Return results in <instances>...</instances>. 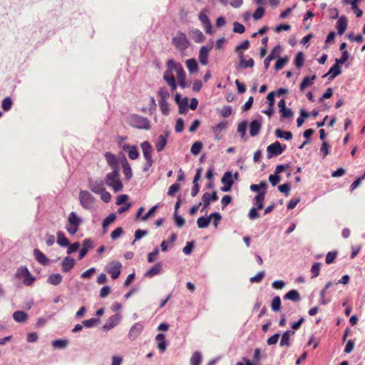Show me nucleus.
I'll return each instance as SVG.
<instances>
[{
	"label": "nucleus",
	"mask_w": 365,
	"mask_h": 365,
	"mask_svg": "<svg viewBox=\"0 0 365 365\" xmlns=\"http://www.w3.org/2000/svg\"><path fill=\"white\" fill-rule=\"evenodd\" d=\"M168 70L164 73L163 78L170 86L173 91L177 88L175 80L173 74V71H175L177 73V79L179 85L182 88H185V73L181 64L176 63L173 59H169L167 62Z\"/></svg>",
	"instance_id": "f257e3e1"
},
{
	"label": "nucleus",
	"mask_w": 365,
	"mask_h": 365,
	"mask_svg": "<svg viewBox=\"0 0 365 365\" xmlns=\"http://www.w3.org/2000/svg\"><path fill=\"white\" fill-rule=\"evenodd\" d=\"M106 183L113 188L114 192H120L123 190V185L120 178L118 170H113L107 174L105 178Z\"/></svg>",
	"instance_id": "f03ea898"
},
{
	"label": "nucleus",
	"mask_w": 365,
	"mask_h": 365,
	"mask_svg": "<svg viewBox=\"0 0 365 365\" xmlns=\"http://www.w3.org/2000/svg\"><path fill=\"white\" fill-rule=\"evenodd\" d=\"M82 222V219L78 217L76 212H71L68 217V225L66 226L67 231L71 235L76 234Z\"/></svg>",
	"instance_id": "7ed1b4c3"
},
{
	"label": "nucleus",
	"mask_w": 365,
	"mask_h": 365,
	"mask_svg": "<svg viewBox=\"0 0 365 365\" xmlns=\"http://www.w3.org/2000/svg\"><path fill=\"white\" fill-rule=\"evenodd\" d=\"M16 277L19 280L28 286L31 285L34 281V278L31 277L30 272L26 267L19 269L16 274Z\"/></svg>",
	"instance_id": "20e7f679"
},
{
	"label": "nucleus",
	"mask_w": 365,
	"mask_h": 365,
	"mask_svg": "<svg viewBox=\"0 0 365 365\" xmlns=\"http://www.w3.org/2000/svg\"><path fill=\"white\" fill-rule=\"evenodd\" d=\"M79 200L81 205L84 208L91 209L94 202V198L89 192L81 190L79 192Z\"/></svg>",
	"instance_id": "39448f33"
},
{
	"label": "nucleus",
	"mask_w": 365,
	"mask_h": 365,
	"mask_svg": "<svg viewBox=\"0 0 365 365\" xmlns=\"http://www.w3.org/2000/svg\"><path fill=\"white\" fill-rule=\"evenodd\" d=\"M173 43L180 50H185L189 46V41L185 34L178 32L177 36L173 38Z\"/></svg>",
	"instance_id": "423d86ee"
},
{
	"label": "nucleus",
	"mask_w": 365,
	"mask_h": 365,
	"mask_svg": "<svg viewBox=\"0 0 365 365\" xmlns=\"http://www.w3.org/2000/svg\"><path fill=\"white\" fill-rule=\"evenodd\" d=\"M141 148L143 150L144 158H145V160L147 161V165L148 168H150L153 164V159H152L153 148H152V146L148 141H145L143 143H141Z\"/></svg>",
	"instance_id": "0eeeda50"
},
{
	"label": "nucleus",
	"mask_w": 365,
	"mask_h": 365,
	"mask_svg": "<svg viewBox=\"0 0 365 365\" xmlns=\"http://www.w3.org/2000/svg\"><path fill=\"white\" fill-rule=\"evenodd\" d=\"M221 181L222 183L223 184V186L221 187L222 191H230L231 190L232 185L234 184V180L232 173L230 171L225 173Z\"/></svg>",
	"instance_id": "6e6552de"
},
{
	"label": "nucleus",
	"mask_w": 365,
	"mask_h": 365,
	"mask_svg": "<svg viewBox=\"0 0 365 365\" xmlns=\"http://www.w3.org/2000/svg\"><path fill=\"white\" fill-rule=\"evenodd\" d=\"M121 264L118 262H112L107 266L106 270L113 279H117L120 274Z\"/></svg>",
	"instance_id": "1a4fd4ad"
},
{
	"label": "nucleus",
	"mask_w": 365,
	"mask_h": 365,
	"mask_svg": "<svg viewBox=\"0 0 365 365\" xmlns=\"http://www.w3.org/2000/svg\"><path fill=\"white\" fill-rule=\"evenodd\" d=\"M285 147L282 148L279 142H275L267 147V158L280 155Z\"/></svg>",
	"instance_id": "9d476101"
},
{
	"label": "nucleus",
	"mask_w": 365,
	"mask_h": 365,
	"mask_svg": "<svg viewBox=\"0 0 365 365\" xmlns=\"http://www.w3.org/2000/svg\"><path fill=\"white\" fill-rule=\"evenodd\" d=\"M199 19L204 25L205 31L207 34H212V24L210 20L207 15V11L202 9L199 14Z\"/></svg>",
	"instance_id": "9b49d317"
},
{
	"label": "nucleus",
	"mask_w": 365,
	"mask_h": 365,
	"mask_svg": "<svg viewBox=\"0 0 365 365\" xmlns=\"http://www.w3.org/2000/svg\"><path fill=\"white\" fill-rule=\"evenodd\" d=\"M212 46H202L199 51V61L202 65H207L208 63L209 52L212 49Z\"/></svg>",
	"instance_id": "f8f14e48"
},
{
	"label": "nucleus",
	"mask_w": 365,
	"mask_h": 365,
	"mask_svg": "<svg viewBox=\"0 0 365 365\" xmlns=\"http://www.w3.org/2000/svg\"><path fill=\"white\" fill-rule=\"evenodd\" d=\"M133 124L134 126H135L138 128H143V129H149L150 128L149 121L145 118L135 116L133 118Z\"/></svg>",
	"instance_id": "ddd939ff"
},
{
	"label": "nucleus",
	"mask_w": 365,
	"mask_h": 365,
	"mask_svg": "<svg viewBox=\"0 0 365 365\" xmlns=\"http://www.w3.org/2000/svg\"><path fill=\"white\" fill-rule=\"evenodd\" d=\"M120 314H115L111 316L110 317H109V319H108L106 323L103 325V329L106 331L112 329L113 327H115L118 324V322H120Z\"/></svg>",
	"instance_id": "4468645a"
},
{
	"label": "nucleus",
	"mask_w": 365,
	"mask_h": 365,
	"mask_svg": "<svg viewBox=\"0 0 365 365\" xmlns=\"http://www.w3.org/2000/svg\"><path fill=\"white\" fill-rule=\"evenodd\" d=\"M280 51L281 47L279 46H277L272 49V51L264 61V67L266 69L269 66V63L272 60L279 58Z\"/></svg>",
	"instance_id": "2eb2a0df"
},
{
	"label": "nucleus",
	"mask_w": 365,
	"mask_h": 365,
	"mask_svg": "<svg viewBox=\"0 0 365 365\" xmlns=\"http://www.w3.org/2000/svg\"><path fill=\"white\" fill-rule=\"evenodd\" d=\"M89 188L96 193H99L104 189V183L103 180L94 181L90 180L88 182Z\"/></svg>",
	"instance_id": "dca6fc26"
},
{
	"label": "nucleus",
	"mask_w": 365,
	"mask_h": 365,
	"mask_svg": "<svg viewBox=\"0 0 365 365\" xmlns=\"http://www.w3.org/2000/svg\"><path fill=\"white\" fill-rule=\"evenodd\" d=\"M120 162L122 164L125 178L127 180H130L132 177V170L127 159L125 158V156H123L121 159H120Z\"/></svg>",
	"instance_id": "f3484780"
},
{
	"label": "nucleus",
	"mask_w": 365,
	"mask_h": 365,
	"mask_svg": "<svg viewBox=\"0 0 365 365\" xmlns=\"http://www.w3.org/2000/svg\"><path fill=\"white\" fill-rule=\"evenodd\" d=\"M217 200V192H212L211 194L206 192L203 194L202 200L204 205V208H206L210 205V202L215 201Z\"/></svg>",
	"instance_id": "a211bd4d"
},
{
	"label": "nucleus",
	"mask_w": 365,
	"mask_h": 365,
	"mask_svg": "<svg viewBox=\"0 0 365 365\" xmlns=\"http://www.w3.org/2000/svg\"><path fill=\"white\" fill-rule=\"evenodd\" d=\"M262 126V120H255L251 122L250 125V133L252 136L257 135Z\"/></svg>",
	"instance_id": "6ab92c4d"
},
{
	"label": "nucleus",
	"mask_w": 365,
	"mask_h": 365,
	"mask_svg": "<svg viewBox=\"0 0 365 365\" xmlns=\"http://www.w3.org/2000/svg\"><path fill=\"white\" fill-rule=\"evenodd\" d=\"M346 27H347V19H346V16H342L339 19V20L336 23V29L338 31V34L339 35H342L345 32Z\"/></svg>",
	"instance_id": "aec40b11"
},
{
	"label": "nucleus",
	"mask_w": 365,
	"mask_h": 365,
	"mask_svg": "<svg viewBox=\"0 0 365 365\" xmlns=\"http://www.w3.org/2000/svg\"><path fill=\"white\" fill-rule=\"evenodd\" d=\"M75 264V260L69 257H66L62 262L63 271L67 272L70 271Z\"/></svg>",
	"instance_id": "412c9836"
},
{
	"label": "nucleus",
	"mask_w": 365,
	"mask_h": 365,
	"mask_svg": "<svg viewBox=\"0 0 365 365\" xmlns=\"http://www.w3.org/2000/svg\"><path fill=\"white\" fill-rule=\"evenodd\" d=\"M34 255L35 256L36 259L41 264L46 265L48 264L49 260L39 250L34 249Z\"/></svg>",
	"instance_id": "4be33fe9"
},
{
	"label": "nucleus",
	"mask_w": 365,
	"mask_h": 365,
	"mask_svg": "<svg viewBox=\"0 0 365 365\" xmlns=\"http://www.w3.org/2000/svg\"><path fill=\"white\" fill-rule=\"evenodd\" d=\"M339 65V64L336 62L335 64L329 69L328 73L323 76V78H325V77L329 76V79H333L336 76L340 74L341 69H340Z\"/></svg>",
	"instance_id": "5701e85b"
},
{
	"label": "nucleus",
	"mask_w": 365,
	"mask_h": 365,
	"mask_svg": "<svg viewBox=\"0 0 365 365\" xmlns=\"http://www.w3.org/2000/svg\"><path fill=\"white\" fill-rule=\"evenodd\" d=\"M105 157L108 163L113 168V170H118V160L114 155L107 152L105 154Z\"/></svg>",
	"instance_id": "b1692460"
},
{
	"label": "nucleus",
	"mask_w": 365,
	"mask_h": 365,
	"mask_svg": "<svg viewBox=\"0 0 365 365\" xmlns=\"http://www.w3.org/2000/svg\"><path fill=\"white\" fill-rule=\"evenodd\" d=\"M162 270V265L160 262L155 264L153 267L148 270L145 273V277H152L159 274Z\"/></svg>",
	"instance_id": "393cba45"
},
{
	"label": "nucleus",
	"mask_w": 365,
	"mask_h": 365,
	"mask_svg": "<svg viewBox=\"0 0 365 365\" xmlns=\"http://www.w3.org/2000/svg\"><path fill=\"white\" fill-rule=\"evenodd\" d=\"M156 341H158V347L162 351L164 352L166 349L167 342L165 341V336L163 334H158L156 336Z\"/></svg>",
	"instance_id": "a878e982"
},
{
	"label": "nucleus",
	"mask_w": 365,
	"mask_h": 365,
	"mask_svg": "<svg viewBox=\"0 0 365 365\" xmlns=\"http://www.w3.org/2000/svg\"><path fill=\"white\" fill-rule=\"evenodd\" d=\"M316 79V76L304 77L300 84V90L303 91L307 87L312 86Z\"/></svg>",
	"instance_id": "bb28decb"
},
{
	"label": "nucleus",
	"mask_w": 365,
	"mask_h": 365,
	"mask_svg": "<svg viewBox=\"0 0 365 365\" xmlns=\"http://www.w3.org/2000/svg\"><path fill=\"white\" fill-rule=\"evenodd\" d=\"M143 329V327L142 324H135V325H133L131 327L130 332H129V336L133 339H135L142 331Z\"/></svg>",
	"instance_id": "cd10ccee"
},
{
	"label": "nucleus",
	"mask_w": 365,
	"mask_h": 365,
	"mask_svg": "<svg viewBox=\"0 0 365 365\" xmlns=\"http://www.w3.org/2000/svg\"><path fill=\"white\" fill-rule=\"evenodd\" d=\"M185 64L190 73H192L198 71V65L195 58L187 59Z\"/></svg>",
	"instance_id": "c85d7f7f"
},
{
	"label": "nucleus",
	"mask_w": 365,
	"mask_h": 365,
	"mask_svg": "<svg viewBox=\"0 0 365 365\" xmlns=\"http://www.w3.org/2000/svg\"><path fill=\"white\" fill-rule=\"evenodd\" d=\"M123 149L128 151V156L130 159L135 160L138 158L139 153L136 146L124 145Z\"/></svg>",
	"instance_id": "c756f323"
},
{
	"label": "nucleus",
	"mask_w": 365,
	"mask_h": 365,
	"mask_svg": "<svg viewBox=\"0 0 365 365\" xmlns=\"http://www.w3.org/2000/svg\"><path fill=\"white\" fill-rule=\"evenodd\" d=\"M343 2L346 4H351V9L354 11L356 13V17L361 16L363 12L358 7V3L356 1V0H343Z\"/></svg>",
	"instance_id": "7c9ffc66"
},
{
	"label": "nucleus",
	"mask_w": 365,
	"mask_h": 365,
	"mask_svg": "<svg viewBox=\"0 0 365 365\" xmlns=\"http://www.w3.org/2000/svg\"><path fill=\"white\" fill-rule=\"evenodd\" d=\"M167 144V138L166 136L163 135H160L156 143H155V148H156V150L158 151V152H160L161 150H163L165 148V146Z\"/></svg>",
	"instance_id": "2f4dec72"
},
{
	"label": "nucleus",
	"mask_w": 365,
	"mask_h": 365,
	"mask_svg": "<svg viewBox=\"0 0 365 365\" xmlns=\"http://www.w3.org/2000/svg\"><path fill=\"white\" fill-rule=\"evenodd\" d=\"M265 197V192H259L255 197V204L257 210H261L264 207V200Z\"/></svg>",
	"instance_id": "473e14b6"
},
{
	"label": "nucleus",
	"mask_w": 365,
	"mask_h": 365,
	"mask_svg": "<svg viewBox=\"0 0 365 365\" xmlns=\"http://www.w3.org/2000/svg\"><path fill=\"white\" fill-rule=\"evenodd\" d=\"M92 248V242L89 240H86L83 242V248L79 253V259H82L88 252V251Z\"/></svg>",
	"instance_id": "72a5a7b5"
},
{
	"label": "nucleus",
	"mask_w": 365,
	"mask_h": 365,
	"mask_svg": "<svg viewBox=\"0 0 365 365\" xmlns=\"http://www.w3.org/2000/svg\"><path fill=\"white\" fill-rule=\"evenodd\" d=\"M294 334V331H285L282 334V339H281V341H280V345L282 346H289V344H290V343H289V338Z\"/></svg>",
	"instance_id": "f704fd0d"
},
{
	"label": "nucleus",
	"mask_w": 365,
	"mask_h": 365,
	"mask_svg": "<svg viewBox=\"0 0 365 365\" xmlns=\"http://www.w3.org/2000/svg\"><path fill=\"white\" fill-rule=\"evenodd\" d=\"M13 317L17 322H24L28 319V315L25 312L17 311L13 314Z\"/></svg>",
	"instance_id": "c9c22d12"
},
{
	"label": "nucleus",
	"mask_w": 365,
	"mask_h": 365,
	"mask_svg": "<svg viewBox=\"0 0 365 365\" xmlns=\"http://www.w3.org/2000/svg\"><path fill=\"white\" fill-rule=\"evenodd\" d=\"M285 299L292 300L294 302H297L300 299V296L297 291L291 290L288 292L284 297Z\"/></svg>",
	"instance_id": "e433bc0d"
},
{
	"label": "nucleus",
	"mask_w": 365,
	"mask_h": 365,
	"mask_svg": "<svg viewBox=\"0 0 365 365\" xmlns=\"http://www.w3.org/2000/svg\"><path fill=\"white\" fill-rule=\"evenodd\" d=\"M116 219V216L114 213H110L106 218L103 221V229L106 232L107 231V227L113 223Z\"/></svg>",
	"instance_id": "4c0bfd02"
},
{
	"label": "nucleus",
	"mask_w": 365,
	"mask_h": 365,
	"mask_svg": "<svg viewBox=\"0 0 365 365\" xmlns=\"http://www.w3.org/2000/svg\"><path fill=\"white\" fill-rule=\"evenodd\" d=\"M57 242L62 247H67L69 245L68 240L65 237L64 234L61 232L57 233Z\"/></svg>",
	"instance_id": "58836bf2"
},
{
	"label": "nucleus",
	"mask_w": 365,
	"mask_h": 365,
	"mask_svg": "<svg viewBox=\"0 0 365 365\" xmlns=\"http://www.w3.org/2000/svg\"><path fill=\"white\" fill-rule=\"evenodd\" d=\"M202 354L200 351H195L191 357V365H200L202 361Z\"/></svg>",
	"instance_id": "ea45409f"
},
{
	"label": "nucleus",
	"mask_w": 365,
	"mask_h": 365,
	"mask_svg": "<svg viewBox=\"0 0 365 365\" xmlns=\"http://www.w3.org/2000/svg\"><path fill=\"white\" fill-rule=\"evenodd\" d=\"M227 126V123L222 122L212 128L213 133L215 134L216 138L219 139L220 138V133L222 130L225 129Z\"/></svg>",
	"instance_id": "a19ab883"
},
{
	"label": "nucleus",
	"mask_w": 365,
	"mask_h": 365,
	"mask_svg": "<svg viewBox=\"0 0 365 365\" xmlns=\"http://www.w3.org/2000/svg\"><path fill=\"white\" fill-rule=\"evenodd\" d=\"M62 277L60 274H53L48 277V282L53 285H57L61 283Z\"/></svg>",
	"instance_id": "79ce46f5"
},
{
	"label": "nucleus",
	"mask_w": 365,
	"mask_h": 365,
	"mask_svg": "<svg viewBox=\"0 0 365 365\" xmlns=\"http://www.w3.org/2000/svg\"><path fill=\"white\" fill-rule=\"evenodd\" d=\"M210 223V215L209 217H201L197 221V226L200 228L207 227Z\"/></svg>",
	"instance_id": "37998d69"
},
{
	"label": "nucleus",
	"mask_w": 365,
	"mask_h": 365,
	"mask_svg": "<svg viewBox=\"0 0 365 365\" xmlns=\"http://www.w3.org/2000/svg\"><path fill=\"white\" fill-rule=\"evenodd\" d=\"M277 137L284 138L286 140H290L292 137V134L289 131H283L280 129H277L275 131Z\"/></svg>",
	"instance_id": "c03bdc74"
},
{
	"label": "nucleus",
	"mask_w": 365,
	"mask_h": 365,
	"mask_svg": "<svg viewBox=\"0 0 365 365\" xmlns=\"http://www.w3.org/2000/svg\"><path fill=\"white\" fill-rule=\"evenodd\" d=\"M271 307L274 312H279L281 309V299L279 297H274L271 303Z\"/></svg>",
	"instance_id": "a18cd8bd"
},
{
	"label": "nucleus",
	"mask_w": 365,
	"mask_h": 365,
	"mask_svg": "<svg viewBox=\"0 0 365 365\" xmlns=\"http://www.w3.org/2000/svg\"><path fill=\"white\" fill-rule=\"evenodd\" d=\"M202 148V143L200 141L195 142L191 147V153L194 155H197Z\"/></svg>",
	"instance_id": "49530a36"
},
{
	"label": "nucleus",
	"mask_w": 365,
	"mask_h": 365,
	"mask_svg": "<svg viewBox=\"0 0 365 365\" xmlns=\"http://www.w3.org/2000/svg\"><path fill=\"white\" fill-rule=\"evenodd\" d=\"M266 188H267V184L265 182H262L259 185L254 184L250 186L251 190H252L254 192H259V190H262L261 192H266Z\"/></svg>",
	"instance_id": "de8ad7c7"
},
{
	"label": "nucleus",
	"mask_w": 365,
	"mask_h": 365,
	"mask_svg": "<svg viewBox=\"0 0 365 365\" xmlns=\"http://www.w3.org/2000/svg\"><path fill=\"white\" fill-rule=\"evenodd\" d=\"M304 62V54L302 52H299L295 58V65L298 68H301Z\"/></svg>",
	"instance_id": "09e8293b"
},
{
	"label": "nucleus",
	"mask_w": 365,
	"mask_h": 365,
	"mask_svg": "<svg viewBox=\"0 0 365 365\" xmlns=\"http://www.w3.org/2000/svg\"><path fill=\"white\" fill-rule=\"evenodd\" d=\"M278 60L275 63V69L276 70H280L284 67V66L287 63L288 61V57H284V58H277Z\"/></svg>",
	"instance_id": "8fccbe9b"
},
{
	"label": "nucleus",
	"mask_w": 365,
	"mask_h": 365,
	"mask_svg": "<svg viewBox=\"0 0 365 365\" xmlns=\"http://www.w3.org/2000/svg\"><path fill=\"white\" fill-rule=\"evenodd\" d=\"M12 103H13V102H12L11 98L10 97H6L2 101V104H1L2 108L4 110H9L11 108Z\"/></svg>",
	"instance_id": "3c124183"
},
{
	"label": "nucleus",
	"mask_w": 365,
	"mask_h": 365,
	"mask_svg": "<svg viewBox=\"0 0 365 365\" xmlns=\"http://www.w3.org/2000/svg\"><path fill=\"white\" fill-rule=\"evenodd\" d=\"M321 264L319 262H315L313 264L311 272L312 273V277H317L319 274Z\"/></svg>",
	"instance_id": "603ef678"
},
{
	"label": "nucleus",
	"mask_w": 365,
	"mask_h": 365,
	"mask_svg": "<svg viewBox=\"0 0 365 365\" xmlns=\"http://www.w3.org/2000/svg\"><path fill=\"white\" fill-rule=\"evenodd\" d=\"M254 66V61L252 58H250L247 61H245V59H242V61H240L239 66L243 68H246L248 67H253Z\"/></svg>",
	"instance_id": "864d4df0"
},
{
	"label": "nucleus",
	"mask_w": 365,
	"mask_h": 365,
	"mask_svg": "<svg viewBox=\"0 0 365 365\" xmlns=\"http://www.w3.org/2000/svg\"><path fill=\"white\" fill-rule=\"evenodd\" d=\"M245 31V26L238 22L233 24V31L237 34H243Z\"/></svg>",
	"instance_id": "5fc2aeb1"
},
{
	"label": "nucleus",
	"mask_w": 365,
	"mask_h": 365,
	"mask_svg": "<svg viewBox=\"0 0 365 365\" xmlns=\"http://www.w3.org/2000/svg\"><path fill=\"white\" fill-rule=\"evenodd\" d=\"M160 107L162 113L164 115H168L169 113V106L166 101H160Z\"/></svg>",
	"instance_id": "6e6d98bb"
},
{
	"label": "nucleus",
	"mask_w": 365,
	"mask_h": 365,
	"mask_svg": "<svg viewBox=\"0 0 365 365\" xmlns=\"http://www.w3.org/2000/svg\"><path fill=\"white\" fill-rule=\"evenodd\" d=\"M264 14V9L262 7L257 8L253 14V18L255 20L260 19Z\"/></svg>",
	"instance_id": "4d7b16f0"
},
{
	"label": "nucleus",
	"mask_w": 365,
	"mask_h": 365,
	"mask_svg": "<svg viewBox=\"0 0 365 365\" xmlns=\"http://www.w3.org/2000/svg\"><path fill=\"white\" fill-rule=\"evenodd\" d=\"M192 32L193 34V37L195 38L196 41L201 42L204 40V36L200 30L195 29L193 30Z\"/></svg>",
	"instance_id": "13d9d810"
},
{
	"label": "nucleus",
	"mask_w": 365,
	"mask_h": 365,
	"mask_svg": "<svg viewBox=\"0 0 365 365\" xmlns=\"http://www.w3.org/2000/svg\"><path fill=\"white\" fill-rule=\"evenodd\" d=\"M68 344V341L65 339L55 340L53 341V346L55 348H64Z\"/></svg>",
	"instance_id": "bf43d9fd"
},
{
	"label": "nucleus",
	"mask_w": 365,
	"mask_h": 365,
	"mask_svg": "<svg viewBox=\"0 0 365 365\" xmlns=\"http://www.w3.org/2000/svg\"><path fill=\"white\" fill-rule=\"evenodd\" d=\"M98 194H101V197L103 201L105 202H108L111 199L110 194L107 192L105 188L103 190V191L100 192Z\"/></svg>",
	"instance_id": "052dcab7"
},
{
	"label": "nucleus",
	"mask_w": 365,
	"mask_h": 365,
	"mask_svg": "<svg viewBox=\"0 0 365 365\" xmlns=\"http://www.w3.org/2000/svg\"><path fill=\"white\" fill-rule=\"evenodd\" d=\"M158 254H159V250H158V248L156 247L153 252H150L148 254V261L150 263L153 262L156 259Z\"/></svg>",
	"instance_id": "680f3d73"
},
{
	"label": "nucleus",
	"mask_w": 365,
	"mask_h": 365,
	"mask_svg": "<svg viewBox=\"0 0 365 365\" xmlns=\"http://www.w3.org/2000/svg\"><path fill=\"white\" fill-rule=\"evenodd\" d=\"M100 320L98 319L93 318L91 319L85 320L83 322V324L86 327H91L95 324L99 323Z\"/></svg>",
	"instance_id": "e2e57ef3"
},
{
	"label": "nucleus",
	"mask_w": 365,
	"mask_h": 365,
	"mask_svg": "<svg viewBox=\"0 0 365 365\" xmlns=\"http://www.w3.org/2000/svg\"><path fill=\"white\" fill-rule=\"evenodd\" d=\"M158 94L160 96V101H166V98L170 96L166 88H160Z\"/></svg>",
	"instance_id": "0e129e2a"
},
{
	"label": "nucleus",
	"mask_w": 365,
	"mask_h": 365,
	"mask_svg": "<svg viewBox=\"0 0 365 365\" xmlns=\"http://www.w3.org/2000/svg\"><path fill=\"white\" fill-rule=\"evenodd\" d=\"M123 232L122 227H117L115 230H114L110 235V237L113 240H115L118 238Z\"/></svg>",
	"instance_id": "69168bd1"
},
{
	"label": "nucleus",
	"mask_w": 365,
	"mask_h": 365,
	"mask_svg": "<svg viewBox=\"0 0 365 365\" xmlns=\"http://www.w3.org/2000/svg\"><path fill=\"white\" fill-rule=\"evenodd\" d=\"M250 46V42L248 40H245L242 41L239 46H237L235 48L236 52L242 51V50L247 49Z\"/></svg>",
	"instance_id": "338daca9"
},
{
	"label": "nucleus",
	"mask_w": 365,
	"mask_h": 365,
	"mask_svg": "<svg viewBox=\"0 0 365 365\" xmlns=\"http://www.w3.org/2000/svg\"><path fill=\"white\" fill-rule=\"evenodd\" d=\"M180 185L178 183L173 184L168 190V194L170 196H173L176 192L180 190Z\"/></svg>",
	"instance_id": "774afa93"
}]
</instances>
